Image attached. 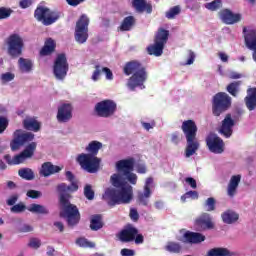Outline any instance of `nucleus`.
I'll use <instances>...</instances> for the list:
<instances>
[{
    "label": "nucleus",
    "mask_w": 256,
    "mask_h": 256,
    "mask_svg": "<svg viewBox=\"0 0 256 256\" xmlns=\"http://www.w3.org/2000/svg\"><path fill=\"white\" fill-rule=\"evenodd\" d=\"M0 79L2 83H9L10 81H13V79H15V74L11 72H6L1 74Z\"/></svg>",
    "instance_id": "nucleus-47"
},
{
    "label": "nucleus",
    "mask_w": 256,
    "mask_h": 256,
    "mask_svg": "<svg viewBox=\"0 0 256 256\" xmlns=\"http://www.w3.org/2000/svg\"><path fill=\"white\" fill-rule=\"evenodd\" d=\"M153 185V178L149 177L146 179L144 184V192H139L137 195V201L140 203V205H144V207H147L149 205V198L151 197V187Z\"/></svg>",
    "instance_id": "nucleus-19"
},
{
    "label": "nucleus",
    "mask_w": 256,
    "mask_h": 256,
    "mask_svg": "<svg viewBox=\"0 0 256 256\" xmlns=\"http://www.w3.org/2000/svg\"><path fill=\"white\" fill-rule=\"evenodd\" d=\"M194 61H195V53L190 52L189 53V58L186 62V65H193Z\"/></svg>",
    "instance_id": "nucleus-61"
},
{
    "label": "nucleus",
    "mask_w": 256,
    "mask_h": 256,
    "mask_svg": "<svg viewBox=\"0 0 256 256\" xmlns=\"http://www.w3.org/2000/svg\"><path fill=\"white\" fill-rule=\"evenodd\" d=\"M19 69L22 73H31L33 71V61L27 58H19L18 60Z\"/></svg>",
    "instance_id": "nucleus-30"
},
{
    "label": "nucleus",
    "mask_w": 256,
    "mask_h": 256,
    "mask_svg": "<svg viewBox=\"0 0 256 256\" xmlns=\"http://www.w3.org/2000/svg\"><path fill=\"white\" fill-rule=\"evenodd\" d=\"M135 161L133 159L119 160L116 163V169L119 174H113L110 181L115 188H106L102 195L103 201L109 207L115 205H127L133 201V186L137 185V174L133 173ZM125 177L129 183L123 181Z\"/></svg>",
    "instance_id": "nucleus-1"
},
{
    "label": "nucleus",
    "mask_w": 256,
    "mask_h": 256,
    "mask_svg": "<svg viewBox=\"0 0 256 256\" xmlns=\"http://www.w3.org/2000/svg\"><path fill=\"white\" fill-rule=\"evenodd\" d=\"M54 227H56L60 233H63L65 231V225H63V222H54Z\"/></svg>",
    "instance_id": "nucleus-60"
},
{
    "label": "nucleus",
    "mask_w": 256,
    "mask_h": 256,
    "mask_svg": "<svg viewBox=\"0 0 256 256\" xmlns=\"http://www.w3.org/2000/svg\"><path fill=\"white\" fill-rule=\"evenodd\" d=\"M120 255L122 256H135V250L124 248L120 251Z\"/></svg>",
    "instance_id": "nucleus-54"
},
{
    "label": "nucleus",
    "mask_w": 256,
    "mask_h": 256,
    "mask_svg": "<svg viewBox=\"0 0 256 256\" xmlns=\"http://www.w3.org/2000/svg\"><path fill=\"white\" fill-rule=\"evenodd\" d=\"M62 13L57 10H51L44 6H38L34 11V18L36 21L42 23L46 27L49 25H53V23H57L59 19H61Z\"/></svg>",
    "instance_id": "nucleus-8"
},
{
    "label": "nucleus",
    "mask_w": 256,
    "mask_h": 256,
    "mask_svg": "<svg viewBox=\"0 0 256 256\" xmlns=\"http://www.w3.org/2000/svg\"><path fill=\"white\" fill-rule=\"evenodd\" d=\"M103 148V143L92 141L86 147L87 153H81L76 157L81 169L87 173H97L101 169V158L97 157L99 150Z\"/></svg>",
    "instance_id": "nucleus-3"
},
{
    "label": "nucleus",
    "mask_w": 256,
    "mask_h": 256,
    "mask_svg": "<svg viewBox=\"0 0 256 256\" xmlns=\"http://www.w3.org/2000/svg\"><path fill=\"white\" fill-rule=\"evenodd\" d=\"M232 99L229 94L225 92H218L212 98V115L214 117H221L223 113L231 109Z\"/></svg>",
    "instance_id": "nucleus-7"
},
{
    "label": "nucleus",
    "mask_w": 256,
    "mask_h": 256,
    "mask_svg": "<svg viewBox=\"0 0 256 256\" xmlns=\"http://www.w3.org/2000/svg\"><path fill=\"white\" fill-rule=\"evenodd\" d=\"M7 127H9V120L3 116H0V134L5 133Z\"/></svg>",
    "instance_id": "nucleus-49"
},
{
    "label": "nucleus",
    "mask_w": 256,
    "mask_h": 256,
    "mask_svg": "<svg viewBox=\"0 0 256 256\" xmlns=\"http://www.w3.org/2000/svg\"><path fill=\"white\" fill-rule=\"evenodd\" d=\"M132 7L137 11V13H148L151 15L153 13V6L150 3H147V0H132Z\"/></svg>",
    "instance_id": "nucleus-25"
},
{
    "label": "nucleus",
    "mask_w": 256,
    "mask_h": 256,
    "mask_svg": "<svg viewBox=\"0 0 256 256\" xmlns=\"http://www.w3.org/2000/svg\"><path fill=\"white\" fill-rule=\"evenodd\" d=\"M136 171L137 173L144 175V173H147V167H145V165H138Z\"/></svg>",
    "instance_id": "nucleus-62"
},
{
    "label": "nucleus",
    "mask_w": 256,
    "mask_h": 256,
    "mask_svg": "<svg viewBox=\"0 0 256 256\" xmlns=\"http://www.w3.org/2000/svg\"><path fill=\"white\" fill-rule=\"evenodd\" d=\"M171 141L172 143H174L175 145H179V141H181V138L179 137V132H174L171 135Z\"/></svg>",
    "instance_id": "nucleus-59"
},
{
    "label": "nucleus",
    "mask_w": 256,
    "mask_h": 256,
    "mask_svg": "<svg viewBox=\"0 0 256 256\" xmlns=\"http://www.w3.org/2000/svg\"><path fill=\"white\" fill-rule=\"evenodd\" d=\"M35 139V134L32 132H25L22 129H18L13 133V139L10 142L12 151H19L21 147L31 143Z\"/></svg>",
    "instance_id": "nucleus-13"
},
{
    "label": "nucleus",
    "mask_w": 256,
    "mask_h": 256,
    "mask_svg": "<svg viewBox=\"0 0 256 256\" xmlns=\"http://www.w3.org/2000/svg\"><path fill=\"white\" fill-rule=\"evenodd\" d=\"M180 13H181V7L173 6L165 13V17L166 19H175V17H177V15H179Z\"/></svg>",
    "instance_id": "nucleus-40"
},
{
    "label": "nucleus",
    "mask_w": 256,
    "mask_h": 256,
    "mask_svg": "<svg viewBox=\"0 0 256 256\" xmlns=\"http://www.w3.org/2000/svg\"><path fill=\"white\" fill-rule=\"evenodd\" d=\"M223 223H226V225H231L237 221H239V214L227 210L226 212L222 213L221 215Z\"/></svg>",
    "instance_id": "nucleus-31"
},
{
    "label": "nucleus",
    "mask_w": 256,
    "mask_h": 256,
    "mask_svg": "<svg viewBox=\"0 0 256 256\" xmlns=\"http://www.w3.org/2000/svg\"><path fill=\"white\" fill-rule=\"evenodd\" d=\"M27 209V206L23 204L22 202L15 204L10 208L11 213H23Z\"/></svg>",
    "instance_id": "nucleus-46"
},
{
    "label": "nucleus",
    "mask_w": 256,
    "mask_h": 256,
    "mask_svg": "<svg viewBox=\"0 0 256 256\" xmlns=\"http://www.w3.org/2000/svg\"><path fill=\"white\" fill-rule=\"evenodd\" d=\"M169 41V30L165 28H159L154 37V44L147 47L148 55H154V57H161L163 55V49Z\"/></svg>",
    "instance_id": "nucleus-6"
},
{
    "label": "nucleus",
    "mask_w": 256,
    "mask_h": 256,
    "mask_svg": "<svg viewBox=\"0 0 256 256\" xmlns=\"http://www.w3.org/2000/svg\"><path fill=\"white\" fill-rule=\"evenodd\" d=\"M65 176L67 183H60L56 187V191L59 195L60 204L64 206L63 212H60V217L66 219L69 227H75L81 221V214L79 213V208L69 202L71 199V193L79 191V180L75 178V174L71 171H66Z\"/></svg>",
    "instance_id": "nucleus-2"
},
{
    "label": "nucleus",
    "mask_w": 256,
    "mask_h": 256,
    "mask_svg": "<svg viewBox=\"0 0 256 256\" xmlns=\"http://www.w3.org/2000/svg\"><path fill=\"white\" fill-rule=\"evenodd\" d=\"M118 239L121 243H133V241L136 245H143V243H145V236L139 234V229L131 225L118 233Z\"/></svg>",
    "instance_id": "nucleus-10"
},
{
    "label": "nucleus",
    "mask_w": 256,
    "mask_h": 256,
    "mask_svg": "<svg viewBox=\"0 0 256 256\" xmlns=\"http://www.w3.org/2000/svg\"><path fill=\"white\" fill-rule=\"evenodd\" d=\"M30 213H37L38 215H49V209L40 204H31L28 208Z\"/></svg>",
    "instance_id": "nucleus-34"
},
{
    "label": "nucleus",
    "mask_w": 256,
    "mask_h": 256,
    "mask_svg": "<svg viewBox=\"0 0 256 256\" xmlns=\"http://www.w3.org/2000/svg\"><path fill=\"white\" fill-rule=\"evenodd\" d=\"M130 218L132 221H139V212H137V209H130Z\"/></svg>",
    "instance_id": "nucleus-57"
},
{
    "label": "nucleus",
    "mask_w": 256,
    "mask_h": 256,
    "mask_svg": "<svg viewBox=\"0 0 256 256\" xmlns=\"http://www.w3.org/2000/svg\"><path fill=\"white\" fill-rule=\"evenodd\" d=\"M243 33H244L246 47H248V49H255L256 48V30L251 29L247 31V28L244 27Z\"/></svg>",
    "instance_id": "nucleus-26"
},
{
    "label": "nucleus",
    "mask_w": 256,
    "mask_h": 256,
    "mask_svg": "<svg viewBox=\"0 0 256 256\" xmlns=\"http://www.w3.org/2000/svg\"><path fill=\"white\" fill-rule=\"evenodd\" d=\"M223 7V2L221 0H213L212 2L206 3L205 8L208 11H219Z\"/></svg>",
    "instance_id": "nucleus-39"
},
{
    "label": "nucleus",
    "mask_w": 256,
    "mask_h": 256,
    "mask_svg": "<svg viewBox=\"0 0 256 256\" xmlns=\"http://www.w3.org/2000/svg\"><path fill=\"white\" fill-rule=\"evenodd\" d=\"M218 55L222 63H227V61H229V56L227 54L220 52Z\"/></svg>",
    "instance_id": "nucleus-63"
},
{
    "label": "nucleus",
    "mask_w": 256,
    "mask_h": 256,
    "mask_svg": "<svg viewBox=\"0 0 256 256\" xmlns=\"http://www.w3.org/2000/svg\"><path fill=\"white\" fill-rule=\"evenodd\" d=\"M194 228L196 231H211L215 229V222L211 214L204 212L194 220Z\"/></svg>",
    "instance_id": "nucleus-16"
},
{
    "label": "nucleus",
    "mask_w": 256,
    "mask_h": 256,
    "mask_svg": "<svg viewBox=\"0 0 256 256\" xmlns=\"http://www.w3.org/2000/svg\"><path fill=\"white\" fill-rule=\"evenodd\" d=\"M56 47L57 44L55 43V40H53V38L46 39L44 46L40 50V56L47 57L49 55H53V53H55Z\"/></svg>",
    "instance_id": "nucleus-28"
},
{
    "label": "nucleus",
    "mask_w": 256,
    "mask_h": 256,
    "mask_svg": "<svg viewBox=\"0 0 256 256\" xmlns=\"http://www.w3.org/2000/svg\"><path fill=\"white\" fill-rule=\"evenodd\" d=\"M241 77H243V75L237 72H231L229 74V79H241Z\"/></svg>",
    "instance_id": "nucleus-64"
},
{
    "label": "nucleus",
    "mask_w": 256,
    "mask_h": 256,
    "mask_svg": "<svg viewBox=\"0 0 256 256\" xmlns=\"http://www.w3.org/2000/svg\"><path fill=\"white\" fill-rule=\"evenodd\" d=\"M69 71V63L67 62V56L63 53L58 54L53 65V73L56 79L63 81L67 77Z\"/></svg>",
    "instance_id": "nucleus-15"
},
{
    "label": "nucleus",
    "mask_w": 256,
    "mask_h": 256,
    "mask_svg": "<svg viewBox=\"0 0 256 256\" xmlns=\"http://www.w3.org/2000/svg\"><path fill=\"white\" fill-rule=\"evenodd\" d=\"M94 111L98 117L108 119V117H113V115H115V111H117V103L109 99L102 100L95 105Z\"/></svg>",
    "instance_id": "nucleus-14"
},
{
    "label": "nucleus",
    "mask_w": 256,
    "mask_h": 256,
    "mask_svg": "<svg viewBox=\"0 0 256 256\" xmlns=\"http://www.w3.org/2000/svg\"><path fill=\"white\" fill-rule=\"evenodd\" d=\"M233 127H235V120L231 118V114H227L222 121V125L220 127L221 135H224L227 139L233 135Z\"/></svg>",
    "instance_id": "nucleus-21"
},
{
    "label": "nucleus",
    "mask_w": 256,
    "mask_h": 256,
    "mask_svg": "<svg viewBox=\"0 0 256 256\" xmlns=\"http://www.w3.org/2000/svg\"><path fill=\"white\" fill-rule=\"evenodd\" d=\"M94 72L92 74V81H99V77H101V74L103 73V68L101 67V65L96 64L94 67Z\"/></svg>",
    "instance_id": "nucleus-45"
},
{
    "label": "nucleus",
    "mask_w": 256,
    "mask_h": 256,
    "mask_svg": "<svg viewBox=\"0 0 256 256\" xmlns=\"http://www.w3.org/2000/svg\"><path fill=\"white\" fill-rule=\"evenodd\" d=\"M185 181L192 189H197V180H195L193 177H187L185 178Z\"/></svg>",
    "instance_id": "nucleus-55"
},
{
    "label": "nucleus",
    "mask_w": 256,
    "mask_h": 256,
    "mask_svg": "<svg viewBox=\"0 0 256 256\" xmlns=\"http://www.w3.org/2000/svg\"><path fill=\"white\" fill-rule=\"evenodd\" d=\"M19 199V196L17 194L12 195L8 200H7V205H9L10 207L15 206V204L17 203Z\"/></svg>",
    "instance_id": "nucleus-56"
},
{
    "label": "nucleus",
    "mask_w": 256,
    "mask_h": 256,
    "mask_svg": "<svg viewBox=\"0 0 256 256\" xmlns=\"http://www.w3.org/2000/svg\"><path fill=\"white\" fill-rule=\"evenodd\" d=\"M73 119V106L71 104H62L58 108L57 121L58 123H67Z\"/></svg>",
    "instance_id": "nucleus-20"
},
{
    "label": "nucleus",
    "mask_w": 256,
    "mask_h": 256,
    "mask_svg": "<svg viewBox=\"0 0 256 256\" xmlns=\"http://www.w3.org/2000/svg\"><path fill=\"white\" fill-rule=\"evenodd\" d=\"M124 75H132L127 81V87L130 91H135L137 87L145 88V81L149 77L147 68L137 60L127 62L123 67Z\"/></svg>",
    "instance_id": "nucleus-4"
},
{
    "label": "nucleus",
    "mask_w": 256,
    "mask_h": 256,
    "mask_svg": "<svg viewBox=\"0 0 256 256\" xmlns=\"http://www.w3.org/2000/svg\"><path fill=\"white\" fill-rule=\"evenodd\" d=\"M89 17L87 14H82L76 22L75 39L77 43L83 44L89 39Z\"/></svg>",
    "instance_id": "nucleus-12"
},
{
    "label": "nucleus",
    "mask_w": 256,
    "mask_h": 256,
    "mask_svg": "<svg viewBox=\"0 0 256 256\" xmlns=\"http://www.w3.org/2000/svg\"><path fill=\"white\" fill-rule=\"evenodd\" d=\"M218 17L225 25H235L241 21V14L233 13L231 9L224 8L218 12Z\"/></svg>",
    "instance_id": "nucleus-18"
},
{
    "label": "nucleus",
    "mask_w": 256,
    "mask_h": 256,
    "mask_svg": "<svg viewBox=\"0 0 256 256\" xmlns=\"http://www.w3.org/2000/svg\"><path fill=\"white\" fill-rule=\"evenodd\" d=\"M186 137L185 157H193L199 151V141L197 140V124L193 120H185L181 126Z\"/></svg>",
    "instance_id": "nucleus-5"
},
{
    "label": "nucleus",
    "mask_w": 256,
    "mask_h": 256,
    "mask_svg": "<svg viewBox=\"0 0 256 256\" xmlns=\"http://www.w3.org/2000/svg\"><path fill=\"white\" fill-rule=\"evenodd\" d=\"M184 243H189L190 245H199V243H203L206 237L200 232H191L186 231L183 234Z\"/></svg>",
    "instance_id": "nucleus-22"
},
{
    "label": "nucleus",
    "mask_w": 256,
    "mask_h": 256,
    "mask_svg": "<svg viewBox=\"0 0 256 256\" xmlns=\"http://www.w3.org/2000/svg\"><path fill=\"white\" fill-rule=\"evenodd\" d=\"M84 197H86L88 201H93V199H95V191H93V187L91 186V184L85 185Z\"/></svg>",
    "instance_id": "nucleus-41"
},
{
    "label": "nucleus",
    "mask_w": 256,
    "mask_h": 256,
    "mask_svg": "<svg viewBox=\"0 0 256 256\" xmlns=\"http://www.w3.org/2000/svg\"><path fill=\"white\" fill-rule=\"evenodd\" d=\"M245 103L249 111H255L256 109V88H249L247 90V96L245 97Z\"/></svg>",
    "instance_id": "nucleus-29"
},
{
    "label": "nucleus",
    "mask_w": 256,
    "mask_h": 256,
    "mask_svg": "<svg viewBox=\"0 0 256 256\" xmlns=\"http://www.w3.org/2000/svg\"><path fill=\"white\" fill-rule=\"evenodd\" d=\"M187 199H199V193L197 191L190 190L181 196V201L185 203Z\"/></svg>",
    "instance_id": "nucleus-42"
},
{
    "label": "nucleus",
    "mask_w": 256,
    "mask_h": 256,
    "mask_svg": "<svg viewBox=\"0 0 256 256\" xmlns=\"http://www.w3.org/2000/svg\"><path fill=\"white\" fill-rule=\"evenodd\" d=\"M12 13L13 9L7 7H0V21L3 19H9Z\"/></svg>",
    "instance_id": "nucleus-43"
},
{
    "label": "nucleus",
    "mask_w": 256,
    "mask_h": 256,
    "mask_svg": "<svg viewBox=\"0 0 256 256\" xmlns=\"http://www.w3.org/2000/svg\"><path fill=\"white\" fill-rule=\"evenodd\" d=\"M216 201H215V198L213 197H210L208 198L205 203H204V207H206V211H215V205H216Z\"/></svg>",
    "instance_id": "nucleus-44"
},
{
    "label": "nucleus",
    "mask_w": 256,
    "mask_h": 256,
    "mask_svg": "<svg viewBox=\"0 0 256 256\" xmlns=\"http://www.w3.org/2000/svg\"><path fill=\"white\" fill-rule=\"evenodd\" d=\"M26 195L30 199H39L43 194L38 190H28Z\"/></svg>",
    "instance_id": "nucleus-50"
},
{
    "label": "nucleus",
    "mask_w": 256,
    "mask_h": 256,
    "mask_svg": "<svg viewBox=\"0 0 256 256\" xmlns=\"http://www.w3.org/2000/svg\"><path fill=\"white\" fill-rule=\"evenodd\" d=\"M35 151H37V142H30L20 154L14 156V158L6 154L4 160L8 165H21L27 159H31L35 155Z\"/></svg>",
    "instance_id": "nucleus-11"
},
{
    "label": "nucleus",
    "mask_w": 256,
    "mask_h": 256,
    "mask_svg": "<svg viewBox=\"0 0 256 256\" xmlns=\"http://www.w3.org/2000/svg\"><path fill=\"white\" fill-rule=\"evenodd\" d=\"M239 87H241V81L231 82L227 87L226 91L232 95V97H237L239 93Z\"/></svg>",
    "instance_id": "nucleus-36"
},
{
    "label": "nucleus",
    "mask_w": 256,
    "mask_h": 256,
    "mask_svg": "<svg viewBox=\"0 0 256 256\" xmlns=\"http://www.w3.org/2000/svg\"><path fill=\"white\" fill-rule=\"evenodd\" d=\"M22 125L26 131H33V133H39L41 131V122L36 117L27 116L22 121Z\"/></svg>",
    "instance_id": "nucleus-24"
},
{
    "label": "nucleus",
    "mask_w": 256,
    "mask_h": 256,
    "mask_svg": "<svg viewBox=\"0 0 256 256\" xmlns=\"http://www.w3.org/2000/svg\"><path fill=\"white\" fill-rule=\"evenodd\" d=\"M62 170L63 167L53 165L51 162H44L39 170V175L41 177H51V175H55V173H59Z\"/></svg>",
    "instance_id": "nucleus-23"
},
{
    "label": "nucleus",
    "mask_w": 256,
    "mask_h": 256,
    "mask_svg": "<svg viewBox=\"0 0 256 256\" xmlns=\"http://www.w3.org/2000/svg\"><path fill=\"white\" fill-rule=\"evenodd\" d=\"M18 175L25 181H33L35 179V172L31 168H21L18 170Z\"/></svg>",
    "instance_id": "nucleus-35"
},
{
    "label": "nucleus",
    "mask_w": 256,
    "mask_h": 256,
    "mask_svg": "<svg viewBox=\"0 0 256 256\" xmlns=\"http://www.w3.org/2000/svg\"><path fill=\"white\" fill-rule=\"evenodd\" d=\"M206 145L211 153H215L216 155H221L223 151H225V142L221 137L217 136V134H209L206 137Z\"/></svg>",
    "instance_id": "nucleus-17"
},
{
    "label": "nucleus",
    "mask_w": 256,
    "mask_h": 256,
    "mask_svg": "<svg viewBox=\"0 0 256 256\" xmlns=\"http://www.w3.org/2000/svg\"><path fill=\"white\" fill-rule=\"evenodd\" d=\"M135 25V17L127 16L123 19L121 25L119 26L120 31H131Z\"/></svg>",
    "instance_id": "nucleus-33"
},
{
    "label": "nucleus",
    "mask_w": 256,
    "mask_h": 256,
    "mask_svg": "<svg viewBox=\"0 0 256 256\" xmlns=\"http://www.w3.org/2000/svg\"><path fill=\"white\" fill-rule=\"evenodd\" d=\"M31 231H33V226H31L29 224H23L19 228V233H31Z\"/></svg>",
    "instance_id": "nucleus-51"
},
{
    "label": "nucleus",
    "mask_w": 256,
    "mask_h": 256,
    "mask_svg": "<svg viewBox=\"0 0 256 256\" xmlns=\"http://www.w3.org/2000/svg\"><path fill=\"white\" fill-rule=\"evenodd\" d=\"M76 245H78V247H82L84 249L95 248L94 242H91L87 238H83V237L76 239Z\"/></svg>",
    "instance_id": "nucleus-37"
},
{
    "label": "nucleus",
    "mask_w": 256,
    "mask_h": 256,
    "mask_svg": "<svg viewBox=\"0 0 256 256\" xmlns=\"http://www.w3.org/2000/svg\"><path fill=\"white\" fill-rule=\"evenodd\" d=\"M33 5V0H21L19 2V7L21 9H27L28 7H31Z\"/></svg>",
    "instance_id": "nucleus-52"
},
{
    "label": "nucleus",
    "mask_w": 256,
    "mask_h": 256,
    "mask_svg": "<svg viewBox=\"0 0 256 256\" xmlns=\"http://www.w3.org/2000/svg\"><path fill=\"white\" fill-rule=\"evenodd\" d=\"M239 183H241V175H234L231 177L227 187L228 197H235V195H237V188L239 187Z\"/></svg>",
    "instance_id": "nucleus-27"
},
{
    "label": "nucleus",
    "mask_w": 256,
    "mask_h": 256,
    "mask_svg": "<svg viewBox=\"0 0 256 256\" xmlns=\"http://www.w3.org/2000/svg\"><path fill=\"white\" fill-rule=\"evenodd\" d=\"M85 0H66V3L70 5V7H77L78 5H81V3H84Z\"/></svg>",
    "instance_id": "nucleus-58"
},
{
    "label": "nucleus",
    "mask_w": 256,
    "mask_h": 256,
    "mask_svg": "<svg viewBox=\"0 0 256 256\" xmlns=\"http://www.w3.org/2000/svg\"><path fill=\"white\" fill-rule=\"evenodd\" d=\"M102 72H104L108 81H113V72L111 71V69L103 67Z\"/></svg>",
    "instance_id": "nucleus-53"
},
{
    "label": "nucleus",
    "mask_w": 256,
    "mask_h": 256,
    "mask_svg": "<svg viewBox=\"0 0 256 256\" xmlns=\"http://www.w3.org/2000/svg\"><path fill=\"white\" fill-rule=\"evenodd\" d=\"M90 229L91 231H99V229H103V216H101V214H96L91 217Z\"/></svg>",
    "instance_id": "nucleus-32"
},
{
    "label": "nucleus",
    "mask_w": 256,
    "mask_h": 256,
    "mask_svg": "<svg viewBox=\"0 0 256 256\" xmlns=\"http://www.w3.org/2000/svg\"><path fill=\"white\" fill-rule=\"evenodd\" d=\"M7 54L12 59H17L23 55V49L25 48V42L19 34H11L6 39Z\"/></svg>",
    "instance_id": "nucleus-9"
},
{
    "label": "nucleus",
    "mask_w": 256,
    "mask_h": 256,
    "mask_svg": "<svg viewBox=\"0 0 256 256\" xmlns=\"http://www.w3.org/2000/svg\"><path fill=\"white\" fill-rule=\"evenodd\" d=\"M165 251H168V253H181V244L170 241L166 244Z\"/></svg>",
    "instance_id": "nucleus-38"
},
{
    "label": "nucleus",
    "mask_w": 256,
    "mask_h": 256,
    "mask_svg": "<svg viewBox=\"0 0 256 256\" xmlns=\"http://www.w3.org/2000/svg\"><path fill=\"white\" fill-rule=\"evenodd\" d=\"M28 247L31 249H39V247H41V240L39 238H31Z\"/></svg>",
    "instance_id": "nucleus-48"
}]
</instances>
